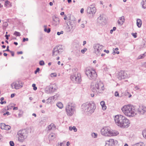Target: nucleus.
<instances>
[{
    "label": "nucleus",
    "mask_w": 146,
    "mask_h": 146,
    "mask_svg": "<svg viewBox=\"0 0 146 146\" xmlns=\"http://www.w3.org/2000/svg\"><path fill=\"white\" fill-rule=\"evenodd\" d=\"M116 125L121 128H127L129 125V120L124 116L121 115H117L114 118Z\"/></svg>",
    "instance_id": "f257e3e1"
},
{
    "label": "nucleus",
    "mask_w": 146,
    "mask_h": 146,
    "mask_svg": "<svg viewBox=\"0 0 146 146\" xmlns=\"http://www.w3.org/2000/svg\"><path fill=\"white\" fill-rule=\"evenodd\" d=\"M91 90L96 94L102 93L104 90V86L102 82L99 81L92 82L91 84Z\"/></svg>",
    "instance_id": "f03ea898"
},
{
    "label": "nucleus",
    "mask_w": 146,
    "mask_h": 146,
    "mask_svg": "<svg viewBox=\"0 0 146 146\" xmlns=\"http://www.w3.org/2000/svg\"><path fill=\"white\" fill-rule=\"evenodd\" d=\"M135 107L131 105L124 106L121 108V110L126 116L133 117L136 114V110Z\"/></svg>",
    "instance_id": "7ed1b4c3"
},
{
    "label": "nucleus",
    "mask_w": 146,
    "mask_h": 146,
    "mask_svg": "<svg viewBox=\"0 0 146 146\" xmlns=\"http://www.w3.org/2000/svg\"><path fill=\"white\" fill-rule=\"evenodd\" d=\"M96 108L95 103L92 102L84 103L82 106V110L83 112H88L91 114L94 112Z\"/></svg>",
    "instance_id": "20e7f679"
},
{
    "label": "nucleus",
    "mask_w": 146,
    "mask_h": 146,
    "mask_svg": "<svg viewBox=\"0 0 146 146\" xmlns=\"http://www.w3.org/2000/svg\"><path fill=\"white\" fill-rule=\"evenodd\" d=\"M76 110V105L75 104L69 103L66 107V111L67 115L72 116Z\"/></svg>",
    "instance_id": "39448f33"
},
{
    "label": "nucleus",
    "mask_w": 146,
    "mask_h": 146,
    "mask_svg": "<svg viewBox=\"0 0 146 146\" xmlns=\"http://www.w3.org/2000/svg\"><path fill=\"white\" fill-rule=\"evenodd\" d=\"M86 74L90 79L95 80L97 77V75L94 70L92 69L90 67L86 68L85 70Z\"/></svg>",
    "instance_id": "423d86ee"
},
{
    "label": "nucleus",
    "mask_w": 146,
    "mask_h": 146,
    "mask_svg": "<svg viewBox=\"0 0 146 146\" xmlns=\"http://www.w3.org/2000/svg\"><path fill=\"white\" fill-rule=\"evenodd\" d=\"M28 133V131L26 129L19 131L17 133L19 141L21 142H23L27 137Z\"/></svg>",
    "instance_id": "0eeeda50"
},
{
    "label": "nucleus",
    "mask_w": 146,
    "mask_h": 146,
    "mask_svg": "<svg viewBox=\"0 0 146 146\" xmlns=\"http://www.w3.org/2000/svg\"><path fill=\"white\" fill-rule=\"evenodd\" d=\"M103 46L99 44H96L94 45L93 47L94 49V52L98 56L100 55L102 51Z\"/></svg>",
    "instance_id": "6e6552de"
},
{
    "label": "nucleus",
    "mask_w": 146,
    "mask_h": 146,
    "mask_svg": "<svg viewBox=\"0 0 146 146\" xmlns=\"http://www.w3.org/2000/svg\"><path fill=\"white\" fill-rule=\"evenodd\" d=\"M70 78L73 82L75 83H80L81 80V75L80 73H77L76 74L71 75Z\"/></svg>",
    "instance_id": "1a4fd4ad"
},
{
    "label": "nucleus",
    "mask_w": 146,
    "mask_h": 146,
    "mask_svg": "<svg viewBox=\"0 0 146 146\" xmlns=\"http://www.w3.org/2000/svg\"><path fill=\"white\" fill-rule=\"evenodd\" d=\"M101 132L102 135L110 136L111 129L108 127H104L101 129Z\"/></svg>",
    "instance_id": "9d476101"
},
{
    "label": "nucleus",
    "mask_w": 146,
    "mask_h": 146,
    "mask_svg": "<svg viewBox=\"0 0 146 146\" xmlns=\"http://www.w3.org/2000/svg\"><path fill=\"white\" fill-rule=\"evenodd\" d=\"M11 86L13 89L15 88L16 90H18L23 87V84L21 82L19 81L17 82H14L11 85Z\"/></svg>",
    "instance_id": "9b49d317"
},
{
    "label": "nucleus",
    "mask_w": 146,
    "mask_h": 146,
    "mask_svg": "<svg viewBox=\"0 0 146 146\" xmlns=\"http://www.w3.org/2000/svg\"><path fill=\"white\" fill-rule=\"evenodd\" d=\"M138 113L141 114H144L146 112V107L142 105L139 106V108L136 110Z\"/></svg>",
    "instance_id": "f8f14e48"
},
{
    "label": "nucleus",
    "mask_w": 146,
    "mask_h": 146,
    "mask_svg": "<svg viewBox=\"0 0 146 146\" xmlns=\"http://www.w3.org/2000/svg\"><path fill=\"white\" fill-rule=\"evenodd\" d=\"M96 8L93 5H91L90 7H88L87 8V12L89 14H92L93 15L96 13Z\"/></svg>",
    "instance_id": "ddd939ff"
},
{
    "label": "nucleus",
    "mask_w": 146,
    "mask_h": 146,
    "mask_svg": "<svg viewBox=\"0 0 146 146\" xmlns=\"http://www.w3.org/2000/svg\"><path fill=\"white\" fill-rule=\"evenodd\" d=\"M117 143V141L116 140H114L113 139H110L109 141L106 142L105 146H114Z\"/></svg>",
    "instance_id": "4468645a"
},
{
    "label": "nucleus",
    "mask_w": 146,
    "mask_h": 146,
    "mask_svg": "<svg viewBox=\"0 0 146 146\" xmlns=\"http://www.w3.org/2000/svg\"><path fill=\"white\" fill-rule=\"evenodd\" d=\"M58 88L57 86L55 84L50 85L48 86V89L50 93L54 92L56 91Z\"/></svg>",
    "instance_id": "2eb2a0df"
},
{
    "label": "nucleus",
    "mask_w": 146,
    "mask_h": 146,
    "mask_svg": "<svg viewBox=\"0 0 146 146\" xmlns=\"http://www.w3.org/2000/svg\"><path fill=\"white\" fill-rule=\"evenodd\" d=\"M67 26L66 28L67 31L68 32H70L71 30L74 28V22L69 21L67 24Z\"/></svg>",
    "instance_id": "dca6fc26"
},
{
    "label": "nucleus",
    "mask_w": 146,
    "mask_h": 146,
    "mask_svg": "<svg viewBox=\"0 0 146 146\" xmlns=\"http://www.w3.org/2000/svg\"><path fill=\"white\" fill-rule=\"evenodd\" d=\"M126 73L123 71H121L117 75V78L119 80L125 79L126 77Z\"/></svg>",
    "instance_id": "f3484780"
},
{
    "label": "nucleus",
    "mask_w": 146,
    "mask_h": 146,
    "mask_svg": "<svg viewBox=\"0 0 146 146\" xmlns=\"http://www.w3.org/2000/svg\"><path fill=\"white\" fill-rule=\"evenodd\" d=\"M52 18L53 20V24L55 26L58 25L60 22L59 18L55 16H53Z\"/></svg>",
    "instance_id": "a211bd4d"
},
{
    "label": "nucleus",
    "mask_w": 146,
    "mask_h": 146,
    "mask_svg": "<svg viewBox=\"0 0 146 146\" xmlns=\"http://www.w3.org/2000/svg\"><path fill=\"white\" fill-rule=\"evenodd\" d=\"M105 19L103 18V15H100L97 19V21L100 24H102L104 22Z\"/></svg>",
    "instance_id": "6ab92c4d"
},
{
    "label": "nucleus",
    "mask_w": 146,
    "mask_h": 146,
    "mask_svg": "<svg viewBox=\"0 0 146 146\" xmlns=\"http://www.w3.org/2000/svg\"><path fill=\"white\" fill-rule=\"evenodd\" d=\"M125 21L124 17L122 16L119 18V19L117 21V23L118 25H122L124 22Z\"/></svg>",
    "instance_id": "aec40b11"
},
{
    "label": "nucleus",
    "mask_w": 146,
    "mask_h": 146,
    "mask_svg": "<svg viewBox=\"0 0 146 146\" xmlns=\"http://www.w3.org/2000/svg\"><path fill=\"white\" fill-rule=\"evenodd\" d=\"M60 53L58 51V50L55 47L53 48L52 50V56H57Z\"/></svg>",
    "instance_id": "412c9836"
},
{
    "label": "nucleus",
    "mask_w": 146,
    "mask_h": 146,
    "mask_svg": "<svg viewBox=\"0 0 146 146\" xmlns=\"http://www.w3.org/2000/svg\"><path fill=\"white\" fill-rule=\"evenodd\" d=\"M119 134L118 132L116 131H111V133L110 136L117 135Z\"/></svg>",
    "instance_id": "4be33fe9"
},
{
    "label": "nucleus",
    "mask_w": 146,
    "mask_h": 146,
    "mask_svg": "<svg viewBox=\"0 0 146 146\" xmlns=\"http://www.w3.org/2000/svg\"><path fill=\"white\" fill-rule=\"evenodd\" d=\"M141 5L143 9L146 8V0H142Z\"/></svg>",
    "instance_id": "5701e85b"
},
{
    "label": "nucleus",
    "mask_w": 146,
    "mask_h": 146,
    "mask_svg": "<svg viewBox=\"0 0 146 146\" xmlns=\"http://www.w3.org/2000/svg\"><path fill=\"white\" fill-rule=\"evenodd\" d=\"M100 104L102 107V109L104 110H105L106 109V106L105 102L104 101H102L100 103Z\"/></svg>",
    "instance_id": "b1692460"
},
{
    "label": "nucleus",
    "mask_w": 146,
    "mask_h": 146,
    "mask_svg": "<svg viewBox=\"0 0 146 146\" xmlns=\"http://www.w3.org/2000/svg\"><path fill=\"white\" fill-rule=\"evenodd\" d=\"M142 24V21L140 19H138L137 20V25L138 27L140 28Z\"/></svg>",
    "instance_id": "393cba45"
},
{
    "label": "nucleus",
    "mask_w": 146,
    "mask_h": 146,
    "mask_svg": "<svg viewBox=\"0 0 146 146\" xmlns=\"http://www.w3.org/2000/svg\"><path fill=\"white\" fill-rule=\"evenodd\" d=\"M56 48L58 50V52L60 53L62 52L63 51V49L62 47V46L61 45H59L58 46H56Z\"/></svg>",
    "instance_id": "a878e982"
},
{
    "label": "nucleus",
    "mask_w": 146,
    "mask_h": 146,
    "mask_svg": "<svg viewBox=\"0 0 146 146\" xmlns=\"http://www.w3.org/2000/svg\"><path fill=\"white\" fill-rule=\"evenodd\" d=\"M56 136V135L54 133H52L50 134L49 138L50 139L52 140L55 138Z\"/></svg>",
    "instance_id": "bb28decb"
},
{
    "label": "nucleus",
    "mask_w": 146,
    "mask_h": 146,
    "mask_svg": "<svg viewBox=\"0 0 146 146\" xmlns=\"http://www.w3.org/2000/svg\"><path fill=\"white\" fill-rule=\"evenodd\" d=\"M132 146H144V144L143 142H140L135 144Z\"/></svg>",
    "instance_id": "cd10ccee"
},
{
    "label": "nucleus",
    "mask_w": 146,
    "mask_h": 146,
    "mask_svg": "<svg viewBox=\"0 0 146 146\" xmlns=\"http://www.w3.org/2000/svg\"><path fill=\"white\" fill-rule=\"evenodd\" d=\"M56 105L58 108L60 109L62 108L63 106V104L60 102L57 103Z\"/></svg>",
    "instance_id": "c85d7f7f"
},
{
    "label": "nucleus",
    "mask_w": 146,
    "mask_h": 146,
    "mask_svg": "<svg viewBox=\"0 0 146 146\" xmlns=\"http://www.w3.org/2000/svg\"><path fill=\"white\" fill-rule=\"evenodd\" d=\"M69 129L70 131H72V130H74V132H76L77 131V129L75 126H73L72 127H69Z\"/></svg>",
    "instance_id": "c756f323"
},
{
    "label": "nucleus",
    "mask_w": 146,
    "mask_h": 146,
    "mask_svg": "<svg viewBox=\"0 0 146 146\" xmlns=\"http://www.w3.org/2000/svg\"><path fill=\"white\" fill-rule=\"evenodd\" d=\"M44 31L46 32H47L48 33H49L50 32V28H48V29H46V26H44Z\"/></svg>",
    "instance_id": "7c9ffc66"
},
{
    "label": "nucleus",
    "mask_w": 146,
    "mask_h": 146,
    "mask_svg": "<svg viewBox=\"0 0 146 146\" xmlns=\"http://www.w3.org/2000/svg\"><path fill=\"white\" fill-rule=\"evenodd\" d=\"M142 134L143 137L146 139V129L143 130L142 132Z\"/></svg>",
    "instance_id": "2f4dec72"
},
{
    "label": "nucleus",
    "mask_w": 146,
    "mask_h": 146,
    "mask_svg": "<svg viewBox=\"0 0 146 146\" xmlns=\"http://www.w3.org/2000/svg\"><path fill=\"white\" fill-rule=\"evenodd\" d=\"M52 99V97H50L47 100L46 103L47 104H48L50 103L51 102Z\"/></svg>",
    "instance_id": "473e14b6"
},
{
    "label": "nucleus",
    "mask_w": 146,
    "mask_h": 146,
    "mask_svg": "<svg viewBox=\"0 0 146 146\" xmlns=\"http://www.w3.org/2000/svg\"><path fill=\"white\" fill-rule=\"evenodd\" d=\"M91 135L92 137L94 138H96L98 136L97 134L94 132L92 133Z\"/></svg>",
    "instance_id": "72a5a7b5"
},
{
    "label": "nucleus",
    "mask_w": 146,
    "mask_h": 146,
    "mask_svg": "<svg viewBox=\"0 0 146 146\" xmlns=\"http://www.w3.org/2000/svg\"><path fill=\"white\" fill-rule=\"evenodd\" d=\"M6 125L4 123H1L0 125L1 129H5Z\"/></svg>",
    "instance_id": "f704fd0d"
},
{
    "label": "nucleus",
    "mask_w": 146,
    "mask_h": 146,
    "mask_svg": "<svg viewBox=\"0 0 146 146\" xmlns=\"http://www.w3.org/2000/svg\"><path fill=\"white\" fill-rule=\"evenodd\" d=\"M14 35L17 36H21L20 33L19 32L15 31L14 33Z\"/></svg>",
    "instance_id": "c9c22d12"
},
{
    "label": "nucleus",
    "mask_w": 146,
    "mask_h": 146,
    "mask_svg": "<svg viewBox=\"0 0 146 146\" xmlns=\"http://www.w3.org/2000/svg\"><path fill=\"white\" fill-rule=\"evenodd\" d=\"M8 23L7 22H4L3 24V28H4V27H7L8 26Z\"/></svg>",
    "instance_id": "e433bc0d"
},
{
    "label": "nucleus",
    "mask_w": 146,
    "mask_h": 146,
    "mask_svg": "<svg viewBox=\"0 0 146 146\" xmlns=\"http://www.w3.org/2000/svg\"><path fill=\"white\" fill-rule=\"evenodd\" d=\"M11 128V127L9 125H6L5 126V129H4L6 130H9Z\"/></svg>",
    "instance_id": "4c0bfd02"
},
{
    "label": "nucleus",
    "mask_w": 146,
    "mask_h": 146,
    "mask_svg": "<svg viewBox=\"0 0 146 146\" xmlns=\"http://www.w3.org/2000/svg\"><path fill=\"white\" fill-rule=\"evenodd\" d=\"M58 97V94H56L54 96H53L52 97V98L54 100H56Z\"/></svg>",
    "instance_id": "58836bf2"
},
{
    "label": "nucleus",
    "mask_w": 146,
    "mask_h": 146,
    "mask_svg": "<svg viewBox=\"0 0 146 146\" xmlns=\"http://www.w3.org/2000/svg\"><path fill=\"white\" fill-rule=\"evenodd\" d=\"M145 56V54H141L140 55L139 57H138V58L139 59H141L144 58Z\"/></svg>",
    "instance_id": "ea45409f"
},
{
    "label": "nucleus",
    "mask_w": 146,
    "mask_h": 146,
    "mask_svg": "<svg viewBox=\"0 0 146 146\" xmlns=\"http://www.w3.org/2000/svg\"><path fill=\"white\" fill-rule=\"evenodd\" d=\"M54 125L53 124H50L49 126L48 127V130H50L51 129H52V127Z\"/></svg>",
    "instance_id": "a19ab883"
},
{
    "label": "nucleus",
    "mask_w": 146,
    "mask_h": 146,
    "mask_svg": "<svg viewBox=\"0 0 146 146\" xmlns=\"http://www.w3.org/2000/svg\"><path fill=\"white\" fill-rule=\"evenodd\" d=\"M9 3H10V2L9 1H7V0L5 2V3L4 4L5 6L6 7V6H7V5L9 4Z\"/></svg>",
    "instance_id": "79ce46f5"
},
{
    "label": "nucleus",
    "mask_w": 146,
    "mask_h": 146,
    "mask_svg": "<svg viewBox=\"0 0 146 146\" xmlns=\"http://www.w3.org/2000/svg\"><path fill=\"white\" fill-rule=\"evenodd\" d=\"M56 74L55 73H52L50 74V76L52 77H56Z\"/></svg>",
    "instance_id": "37998d69"
},
{
    "label": "nucleus",
    "mask_w": 146,
    "mask_h": 146,
    "mask_svg": "<svg viewBox=\"0 0 146 146\" xmlns=\"http://www.w3.org/2000/svg\"><path fill=\"white\" fill-rule=\"evenodd\" d=\"M87 49L86 48H84L82 50H81V52L84 54L85 53V52L87 50Z\"/></svg>",
    "instance_id": "c03bdc74"
},
{
    "label": "nucleus",
    "mask_w": 146,
    "mask_h": 146,
    "mask_svg": "<svg viewBox=\"0 0 146 146\" xmlns=\"http://www.w3.org/2000/svg\"><path fill=\"white\" fill-rule=\"evenodd\" d=\"M39 64L41 66H42L44 65V62L43 60L40 61L39 62Z\"/></svg>",
    "instance_id": "a18cd8bd"
},
{
    "label": "nucleus",
    "mask_w": 146,
    "mask_h": 146,
    "mask_svg": "<svg viewBox=\"0 0 146 146\" xmlns=\"http://www.w3.org/2000/svg\"><path fill=\"white\" fill-rule=\"evenodd\" d=\"M32 86L33 87V89L34 90H36L37 89V87L36 86V85H35V84H32Z\"/></svg>",
    "instance_id": "49530a36"
},
{
    "label": "nucleus",
    "mask_w": 146,
    "mask_h": 146,
    "mask_svg": "<svg viewBox=\"0 0 146 146\" xmlns=\"http://www.w3.org/2000/svg\"><path fill=\"white\" fill-rule=\"evenodd\" d=\"M10 145L11 146H14V144L12 141H11L9 142Z\"/></svg>",
    "instance_id": "de8ad7c7"
},
{
    "label": "nucleus",
    "mask_w": 146,
    "mask_h": 146,
    "mask_svg": "<svg viewBox=\"0 0 146 146\" xmlns=\"http://www.w3.org/2000/svg\"><path fill=\"white\" fill-rule=\"evenodd\" d=\"M40 71V68H37L36 70L35 71V73L36 74L37 73Z\"/></svg>",
    "instance_id": "09e8293b"
},
{
    "label": "nucleus",
    "mask_w": 146,
    "mask_h": 146,
    "mask_svg": "<svg viewBox=\"0 0 146 146\" xmlns=\"http://www.w3.org/2000/svg\"><path fill=\"white\" fill-rule=\"evenodd\" d=\"M137 34V33H132V35L134 37V38H136L137 37V36H136Z\"/></svg>",
    "instance_id": "8fccbe9b"
},
{
    "label": "nucleus",
    "mask_w": 146,
    "mask_h": 146,
    "mask_svg": "<svg viewBox=\"0 0 146 146\" xmlns=\"http://www.w3.org/2000/svg\"><path fill=\"white\" fill-rule=\"evenodd\" d=\"M63 31H61L60 32H57V35H60L61 34H63Z\"/></svg>",
    "instance_id": "3c124183"
},
{
    "label": "nucleus",
    "mask_w": 146,
    "mask_h": 146,
    "mask_svg": "<svg viewBox=\"0 0 146 146\" xmlns=\"http://www.w3.org/2000/svg\"><path fill=\"white\" fill-rule=\"evenodd\" d=\"M115 96L116 97L119 96V93L117 91L115 92Z\"/></svg>",
    "instance_id": "603ef678"
},
{
    "label": "nucleus",
    "mask_w": 146,
    "mask_h": 146,
    "mask_svg": "<svg viewBox=\"0 0 146 146\" xmlns=\"http://www.w3.org/2000/svg\"><path fill=\"white\" fill-rule=\"evenodd\" d=\"M28 38H23V42H25V41H28Z\"/></svg>",
    "instance_id": "864d4df0"
},
{
    "label": "nucleus",
    "mask_w": 146,
    "mask_h": 146,
    "mask_svg": "<svg viewBox=\"0 0 146 146\" xmlns=\"http://www.w3.org/2000/svg\"><path fill=\"white\" fill-rule=\"evenodd\" d=\"M10 114L9 112V111H7L3 113L4 115H8Z\"/></svg>",
    "instance_id": "5fc2aeb1"
},
{
    "label": "nucleus",
    "mask_w": 146,
    "mask_h": 146,
    "mask_svg": "<svg viewBox=\"0 0 146 146\" xmlns=\"http://www.w3.org/2000/svg\"><path fill=\"white\" fill-rule=\"evenodd\" d=\"M5 51H7L10 52L11 51L9 49V46H7V49L6 50H5Z\"/></svg>",
    "instance_id": "6e6d98bb"
},
{
    "label": "nucleus",
    "mask_w": 146,
    "mask_h": 146,
    "mask_svg": "<svg viewBox=\"0 0 146 146\" xmlns=\"http://www.w3.org/2000/svg\"><path fill=\"white\" fill-rule=\"evenodd\" d=\"M135 90H139L140 89V88L139 87H138L137 86H136L135 87Z\"/></svg>",
    "instance_id": "4d7b16f0"
},
{
    "label": "nucleus",
    "mask_w": 146,
    "mask_h": 146,
    "mask_svg": "<svg viewBox=\"0 0 146 146\" xmlns=\"http://www.w3.org/2000/svg\"><path fill=\"white\" fill-rule=\"evenodd\" d=\"M10 52L11 53L12 56H13L14 55V52L13 51H10Z\"/></svg>",
    "instance_id": "13d9d810"
},
{
    "label": "nucleus",
    "mask_w": 146,
    "mask_h": 146,
    "mask_svg": "<svg viewBox=\"0 0 146 146\" xmlns=\"http://www.w3.org/2000/svg\"><path fill=\"white\" fill-rule=\"evenodd\" d=\"M9 36H10L9 35H5V37L6 38V39L8 40L9 39Z\"/></svg>",
    "instance_id": "bf43d9fd"
},
{
    "label": "nucleus",
    "mask_w": 146,
    "mask_h": 146,
    "mask_svg": "<svg viewBox=\"0 0 146 146\" xmlns=\"http://www.w3.org/2000/svg\"><path fill=\"white\" fill-rule=\"evenodd\" d=\"M114 48H113V52H112V54L113 55L115 54L116 53V52L115 51V50H114Z\"/></svg>",
    "instance_id": "052dcab7"
},
{
    "label": "nucleus",
    "mask_w": 146,
    "mask_h": 146,
    "mask_svg": "<svg viewBox=\"0 0 146 146\" xmlns=\"http://www.w3.org/2000/svg\"><path fill=\"white\" fill-rule=\"evenodd\" d=\"M84 9L83 8H82L80 10V12L81 13H84Z\"/></svg>",
    "instance_id": "680f3d73"
},
{
    "label": "nucleus",
    "mask_w": 146,
    "mask_h": 146,
    "mask_svg": "<svg viewBox=\"0 0 146 146\" xmlns=\"http://www.w3.org/2000/svg\"><path fill=\"white\" fill-rule=\"evenodd\" d=\"M62 144H63V143H58V145L56 146H62Z\"/></svg>",
    "instance_id": "e2e57ef3"
},
{
    "label": "nucleus",
    "mask_w": 146,
    "mask_h": 146,
    "mask_svg": "<svg viewBox=\"0 0 146 146\" xmlns=\"http://www.w3.org/2000/svg\"><path fill=\"white\" fill-rule=\"evenodd\" d=\"M15 94H12L11 95V98H12L13 97L15 96Z\"/></svg>",
    "instance_id": "0e129e2a"
},
{
    "label": "nucleus",
    "mask_w": 146,
    "mask_h": 146,
    "mask_svg": "<svg viewBox=\"0 0 146 146\" xmlns=\"http://www.w3.org/2000/svg\"><path fill=\"white\" fill-rule=\"evenodd\" d=\"M18 54H23V52L22 51L20 52H17Z\"/></svg>",
    "instance_id": "69168bd1"
},
{
    "label": "nucleus",
    "mask_w": 146,
    "mask_h": 146,
    "mask_svg": "<svg viewBox=\"0 0 146 146\" xmlns=\"http://www.w3.org/2000/svg\"><path fill=\"white\" fill-rule=\"evenodd\" d=\"M85 25L84 24H82L81 25V27L82 28H84L85 27Z\"/></svg>",
    "instance_id": "338daca9"
},
{
    "label": "nucleus",
    "mask_w": 146,
    "mask_h": 146,
    "mask_svg": "<svg viewBox=\"0 0 146 146\" xmlns=\"http://www.w3.org/2000/svg\"><path fill=\"white\" fill-rule=\"evenodd\" d=\"M70 145V143L69 141H68L66 143V145L67 146H69Z\"/></svg>",
    "instance_id": "774afa93"
}]
</instances>
